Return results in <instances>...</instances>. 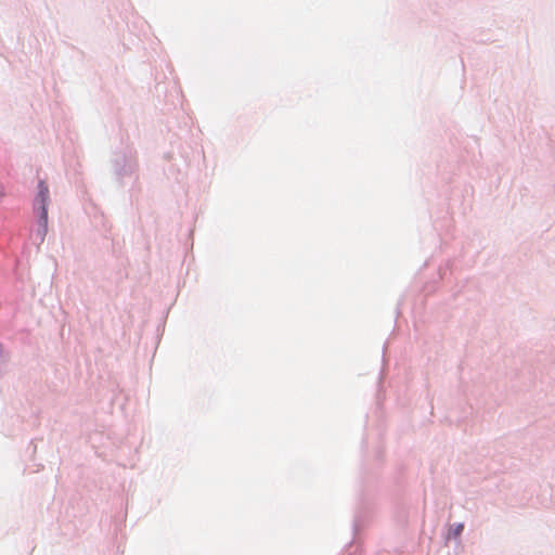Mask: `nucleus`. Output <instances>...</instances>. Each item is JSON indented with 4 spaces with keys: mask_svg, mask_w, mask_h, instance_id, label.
<instances>
[{
    "mask_svg": "<svg viewBox=\"0 0 555 555\" xmlns=\"http://www.w3.org/2000/svg\"><path fill=\"white\" fill-rule=\"evenodd\" d=\"M48 199H49V189L47 184L43 181H40L38 184V195H37V203L40 205V218L43 221V223H47L48 219Z\"/></svg>",
    "mask_w": 555,
    "mask_h": 555,
    "instance_id": "1",
    "label": "nucleus"
},
{
    "mask_svg": "<svg viewBox=\"0 0 555 555\" xmlns=\"http://www.w3.org/2000/svg\"><path fill=\"white\" fill-rule=\"evenodd\" d=\"M463 528H464V526L462 524L457 525L454 530V534L459 535L462 532Z\"/></svg>",
    "mask_w": 555,
    "mask_h": 555,
    "instance_id": "2",
    "label": "nucleus"
}]
</instances>
